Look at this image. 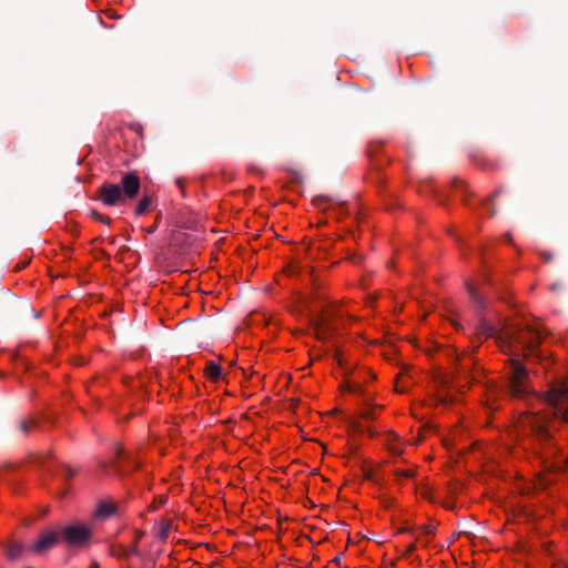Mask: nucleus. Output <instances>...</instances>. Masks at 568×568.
I'll list each match as a JSON object with an SVG mask.
<instances>
[{"label": "nucleus", "mask_w": 568, "mask_h": 568, "mask_svg": "<svg viewBox=\"0 0 568 568\" xmlns=\"http://www.w3.org/2000/svg\"><path fill=\"white\" fill-rule=\"evenodd\" d=\"M140 187V178L134 172H128L122 175L120 184L104 182L98 189V194L104 205L116 206L133 200L139 194Z\"/></svg>", "instance_id": "nucleus-1"}, {"label": "nucleus", "mask_w": 568, "mask_h": 568, "mask_svg": "<svg viewBox=\"0 0 568 568\" xmlns=\"http://www.w3.org/2000/svg\"><path fill=\"white\" fill-rule=\"evenodd\" d=\"M61 540L70 547L82 548L92 537L90 527L82 523L68 525L59 530Z\"/></svg>", "instance_id": "nucleus-2"}, {"label": "nucleus", "mask_w": 568, "mask_h": 568, "mask_svg": "<svg viewBox=\"0 0 568 568\" xmlns=\"http://www.w3.org/2000/svg\"><path fill=\"white\" fill-rule=\"evenodd\" d=\"M546 402L554 408V416L568 423V386L560 384L546 395Z\"/></svg>", "instance_id": "nucleus-3"}, {"label": "nucleus", "mask_w": 568, "mask_h": 568, "mask_svg": "<svg viewBox=\"0 0 568 568\" xmlns=\"http://www.w3.org/2000/svg\"><path fill=\"white\" fill-rule=\"evenodd\" d=\"M508 389L513 397H523L529 393L528 372L518 362H513L508 381Z\"/></svg>", "instance_id": "nucleus-4"}, {"label": "nucleus", "mask_w": 568, "mask_h": 568, "mask_svg": "<svg viewBox=\"0 0 568 568\" xmlns=\"http://www.w3.org/2000/svg\"><path fill=\"white\" fill-rule=\"evenodd\" d=\"M505 334L510 341H514L520 344L523 347L528 348L530 353L534 352L535 347L542 339L541 333L528 325L524 328H510Z\"/></svg>", "instance_id": "nucleus-5"}, {"label": "nucleus", "mask_w": 568, "mask_h": 568, "mask_svg": "<svg viewBox=\"0 0 568 568\" xmlns=\"http://www.w3.org/2000/svg\"><path fill=\"white\" fill-rule=\"evenodd\" d=\"M437 397L438 400L444 404H453L457 400L459 392L456 376L454 374H444L438 379Z\"/></svg>", "instance_id": "nucleus-6"}, {"label": "nucleus", "mask_w": 568, "mask_h": 568, "mask_svg": "<svg viewBox=\"0 0 568 568\" xmlns=\"http://www.w3.org/2000/svg\"><path fill=\"white\" fill-rule=\"evenodd\" d=\"M61 539L59 530H47L30 546V550L38 555H43L50 550Z\"/></svg>", "instance_id": "nucleus-7"}, {"label": "nucleus", "mask_w": 568, "mask_h": 568, "mask_svg": "<svg viewBox=\"0 0 568 568\" xmlns=\"http://www.w3.org/2000/svg\"><path fill=\"white\" fill-rule=\"evenodd\" d=\"M530 432L532 437L542 444H551L552 437L542 420L536 416L530 419Z\"/></svg>", "instance_id": "nucleus-8"}, {"label": "nucleus", "mask_w": 568, "mask_h": 568, "mask_svg": "<svg viewBox=\"0 0 568 568\" xmlns=\"http://www.w3.org/2000/svg\"><path fill=\"white\" fill-rule=\"evenodd\" d=\"M459 491V484L457 479H450L447 481L446 488H445V495H443L442 503L446 509H455L456 508V497Z\"/></svg>", "instance_id": "nucleus-9"}, {"label": "nucleus", "mask_w": 568, "mask_h": 568, "mask_svg": "<svg viewBox=\"0 0 568 568\" xmlns=\"http://www.w3.org/2000/svg\"><path fill=\"white\" fill-rule=\"evenodd\" d=\"M333 317V314L328 311L322 310L320 317L316 320H312V325L315 329V335L318 339L325 338V329L324 326L329 325V321Z\"/></svg>", "instance_id": "nucleus-10"}, {"label": "nucleus", "mask_w": 568, "mask_h": 568, "mask_svg": "<svg viewBox=\"0 0 568 568\" xmlns=\"http://www.w3.org/2000/svg\"><path fill=\"white\" fill-rule=\"evenodd\" d=\"M26 550L27 547L20 541L9 540L8 544L4 545V554L10 561L19 559Z\"/></svg>", "instance_id": "nucleus-11"}, {"label": "nucleus", "mask_w": 568, "mask_h": 568, "mask_svg": "<svg viewBox=\"0 0 568 568\" xmlns=\"http://www.w3.org/2000/svg\"><path fill=\"white\" fill-rule=\"evenodd\" d=\"M464 287L467 288L471 304L474 305L476 312L484 310L486 306V302H485L484 297L481 296V294L477 291V288L470 284L469 285L464 284Z\"/></svg>", "instance_id": "nucleus-12"}, {"label": "nucleus", "mask_w": 568, "mask_h": 568, "mask_svg": "<svg viewBox=\"0 0 568 568\" xmlns=\"http://www.w3.org/2000/svg\"><path fill=\"white\" fill-rule=\"evenodd\" d=\"M205 374L211 381L217 382L222 377V368L217 363L209 362L206 363Z\"/></svg>", "instance_id": "nucleus-13"}, {"label": "nucleus", "mask_w": 568, "mask_h": 568, "mask_svg": "<svg viewBox=\"0 0 568 568\" xmlns=\"http://www.w3.org/2000/svg\"><path fill=\"white\" fill-rule=\"evenodd\" d=\"M115 510V507L112 505V504H108V503H100L98 508H97V516L99 517H103V518H106L109 517L110 515H112Z\"/></svg>", "instance_id": "nucleus-14"}, {"label": "nucleus", "mask_w": 568, "mask_h": 568, "mask_svg": "<svg viewBox=\"0 0 568 568\" xmlns=\"http://www.w3.org/2000/svg\"><path fill=\"white\" fill-rule=\"evenodd\" d=\"M152 203V197L149 196V195H145L136 205L135 207V214L136 215H142L144 214L148 210H149V206L151 205Z\"/></svg>", "instance_id": "nucleus-15"}, {"label": "nucleus", "mask_w": 568, "mask_h": 568, "mask_svg": "<svg viewBox=\"0 0 568 568\" xmlns=\"http://www.w3.org/2000/svg\"><path fill=\"white\" fill-rule=\"evenodd\" d=\"M479 333L484 335H494L496 333L495 326L480 318Z\"/></svg>", "instance_id": "nucleus-16"}, {"label": "nucleus", "mask_w": 568, "mask_h": 568, "mask_svg": "<svg viewBox=\"0 0 568 568\" xmlns=\"http://www.w3.org/2000/svg\"><path fill=\"white\" fill-rule=\"evenodd\" d=\"M37 425L36 420H20L18 423V427L21 432H23L26 435L30 433V429Z\"/></svg>", "instance_id": "nucleus-17"}, {"label": "nucleus", "mask_w": 568, "mask_h": 568, "mask_svg": "<svg viewBox=\"0 0 568 568\" xmlns=\"http://www.w3.org/2000/svg\"><path fill=\"white\" fill-rule=\"evenodd\" d=\"M314 204L318 207V209H325L326 207V204L328 202V200L321 195V196H316L314 200H313Z\"/></svg>", "instance_id": "nucleus-18"}, {"label": "nucleus", "mask_w": 568, "mask_h": 568, "mask_svg": "<svg viewBox=\"0 0 568 568\" xmlns=\"http://www.w3.org/2000/svg\"><path fill=\"white\" fill-rule=\"evenodd\" d=\"M91 215H92V217H93L95 221H99V222H101V223H104V224H108V225L111 223V219H110V217H105V216L101 215L100 213H98V212H95V211H93V212L91 213Z\"/></svg>", "instance_id": "nucleus-19"}, {"label": "nucleus", "mask_w": 568, "mask_h": 568, "mask_svg": "<svg viewBox=\"0 0 568 568\" xmlns=\"http://www.w3.org/2000/svg\"><path fill=\"white\" fill-rule=\"evenodd\" d=\"M61 467L63 468V477L64 479L69 480L74 475V470L69 465L61 464Z\"/></svg>", "instance_id": "nucleus-20"}, {"label": "nucleus", "mask_w": 568, "mask_h": 568, "mask_svg": "<svg viewBox=\"0 0 568 568\" xmlns=\"http://www.w3.org/2000/svg\"><path fill=\"white\" fill-rule=\"evenodd\" d=\"M136 542L131 548H122V555L129 557L130 555H136Z\"/></svg>", "instance_id": "nucleus-21"}, {"label": "nucleus", "mask_w": 568, "mask_h": 568, "mask_svg": "<svg viewBox=\"0 0 568 568\" xmlns=\"http://www.w3.org/2000/svg\"><path fill=\"white\" fill-rule=\"evenodd\" d=\"M424 535H433L435 531V526L432 524H426L420 527Z\"/></svg>", "instance_id": "nucleus-22"}, {"label": "nucleus", "mask_w": 568, "mask_h": 568, "mask_svg": "<svg viewBox=\"0 0 568 568\" xmlns=\"http://www.w3.org/2000/svg\"><path fill=\"white\" fill-rule=\"evenodd\" d=\"M361 416H362V418H364V419H374V418H375V415H374V410H373V408L364 409V410L361 413Z\"/></svg>", "instance_id": "nucleus-23"}, {"label": "nucleus", "mask_w": 568, "mask_h": 568, "mask_svg": "<svg viewBox=\"0 0 568 568\" xmlns=\"http://www.w3.org/2000/svg\"><path fill=\"white\" fill-rule=\"evenodd\" d=\"M346 389L348 392H353V393H361L362 392V387L358 384H348L346 386Z\"/></svg>", "instance_id": "nucleus-24"}, {"label": "nucleus", "mask_w": 568, "mask_h": 568, "mask_svg": "<svg viewBox=\"0 0 568 568\" xmlns=\"http://www.w3.org/2000/svg\"><path fill=\"white\" fill-rule=\"evenodd\" d=\"M363 476L366 480H374L373 470L363 467Z\"/></svg>", "instance_id": "nucleus-25"}, {"label": "nucleus", "mask_w": 568, "mask_h": 568, "mask_svg": "<svg viewBox=\"0 0 568 568\" xmlns=\"http://www.w3.org/2000/svg\"><path fill=\"white\" fill-rule=\"evenodd\" d=\"M169 527H170L169 523L162 525L161 532H160L161 539H165L168 537Z\"/></svg>", "instance_id": "nucleus-26"}, {"label": "nucleus", "mask_w": 568, "mask_h": 568, "mask_svg": "<svg viewBox=\"0 0 568 568\" xmlns=\"http://www.w3.org/2000/svg\"><path fill=\"white\" fill-rule=\"evenodd\" d=\"M50 457V455H39L37 456V463L40 465H45L47 459Z\"/></svg>", "instance_id": "nucleus-27"}, {"label": "nucleus", "mask_w": 568, "mask_h": 568, "mask_svg": "<svg viewBox=\"0 0 568 568\" xmlns=\"http://www.w3.org/2000/svg\"><path fill=\"white\" fill-rule=\"evenodd\" d=\"M474 537L476 534L470 529V526H467V528L464 526V537Z\"/></svg>", "instance_id": "nucleus-28"}, {"label": "nucleus", "mask_w": 568, "mask_h": 568, "mask_svg": "<svg viewBox=\"0 0 568 568\" xmlns=\"http://www.w3.org/2000/svg\"><path fill=\"white\" fill-rule=\"evenodd\" d=\"M541 257L546 261V262H549L552 260L554 255L552 253H549V252H542L541 253Z\"/></svg>", "instance_id": "nucleus-29"}, {"label": "nucleus", "mask_w": 568, "mask_h": 568, "mask_svg": "<svg viewBox=\"0 0 568 568\" xmlns=\"http://www.w3.org/2000/svg\"><path fill=\"white\" fill-rule=\"evenodd\" d=\"M561 287H562V283L557 282V283L551 284L550 290L556 292V291L560 290Z\"/></svg>", "instance_id": "nucleus-30"}, {"label": "nucleus", "mask_w": 568, "mask_h": 568, "mask_svg": "<svg viewBox=\"0 0 568 568\" xmlns=\"http://www.w3.org/2000/svg\"><path fill=\"white\" fill-rule=\"evenodd\" d=\"M342 556H343V552L338 554V555H337V556L332 560V562H334V564L338 565V564L341 562V558H342Z\"/></svg>", "instance_id": "nucleus-31"}, {"label": "nucleus", "mask_w": 568, "mask_h": 568, "mask_svg": "<svg viewBox=\"0 0 568 568\" xmlns=\"http://www.w3.org/2000/svg\"><path fill=\"white\" fill-rule=\"evenodd\" d=\"M416 549V545L414 542H412L408 547H407V554H410L413 551H415Z\"/></svg>", "instance_id": "nucleus-32"}, {"label": "nucleus", "mask_w": 568, "mask_h": 568, "mask_svg": "<svg viewBox=\"0 0 568 568\" xmlns=\"http://www.w3.org/2000/svg\"><path fill=\"white\" fill-rule=\"evenodd\" d=\"M352 427L355 429V430H361V424L358 422H352Z\"/></svg>", "instance_id": "nucleus-33"}, {"label": "nucleus", "mask_w": 568, "mask_h": 568, "mask_svg": "<svg viewBox=\"0 0 568 568\" xmlns=\"http://www.w3.org/2000/svg\"><path fill=\"white\" fill-rule=\"evenodd\" d=\"M443 444H444V446H445L447 449H449V448H450V446H452V442H450V439H447V438H445V439L443 440Z\"/></svg>", "instance_id": "nucleus-34"}, {"label": "nucleus", "mask_w": 568, "mask_h": 568, "mask_svg": "<svg viewBox=\"0 0 568 568\" xmlns=\"http://www.w3.org/2000/svg\"><path fill=\"white\" fill-rule=\"evenodd\" d=\"M115 453H116V458H120L123 454V448L122 447H116L115 448Z\"/></svg>", "instance_id": "nucleus-35"}, {"label": "nucleus", "mask_w": 568, "mask_h": 568, "mask_svg": "<svg viewBox=\"0 0 568 568\" xmlns=\"http://www.w3.org/2000/svg\"><path fill=\"white\" fill-rule=\"evenodd\" d=\"M398 474H400V475H403V476H405V477H410V476L413 475V473H412V471H409V470L398 471Z\"/></svg>", "instance_id": "nucleus-36"}, {"label": "nucleus", "mask_w": 568, "mask_h": 568, "mask_svg": "<svg viewBox=\"0 0 568 568\" xmlns=\"http://www.w3.org/2000/svg\"><path fill=\"white\" fill-rule=\"evenodd\" d=\"M423 496H424V497H426V498H428V499H430V500H433L432 494H430V491H428V490H425V491L423 493Z\"/></svg>", "instance_id": "nucleus-37"}, {"label": "nucleus", "mask_w": 568, "mask_h": 568, "mask_svg": "<svg viewBox=\"0 0 568 568\" xmlns=\"http://www.w3.org/2000/svg\"><path fill=\"white\" fill-rule=\"evenodd\" d=\"M455 353H456V351H455V349H447V351H446V355H447L448 357L453 356Z\"/></svg>", "instance_id": "nucleus-38"}, {"label": "nucleus", "mask_w": 568, "mask_h": 568, "mask_svg": "<svg viewBox=\"0 0 568 568\" xmlns=\"http://www.w3.org/2000/svg\"><path fill=\"white\" fill-rule=\"evenodd\" d=\"M460 535H462V532H459V531H455V532L452 535V539H453V540H455V539H457Z\"/></svg>", "instance_id": "nucleus-39"}, {"label": "nucleus", "mask_w": 568, "mask_h": 568, "mask_svg": "<svg viewBox=\"0 0 568 568\" xmlns=\"http://www.w3.org/2000/svg\"><path fill=\"white\" fill-rule=\"evenodd\" d=\"M156 227H158V226H156V224H155V225H153V226H150V227L146 230V232H148V233H153V232L156 230Z\"/></svg>", "instance_id": "nucleus-40"}, {"label": "nucleus", "mask_w": 568, "mask_h": 568, "mask_svg": "<svg viewBox=\"0 0 568 568\" xmlns=\"http://www.w3.org/2000/svg\"><path fill=\"white\" fill-rule=\"evenodd\" d=\"M408 531H410V529H409V528H407V527H404V528L398 529V532H399V534L408 532Z\"/></svg>", "instance_id": "nucleus-41"}, {"label": "nucleus", "mask_w": 568, "mask_h": 568, "mask_svg": "<svg viewBox=\"0 0 568 568\" xmlns=\"http://www.w3.org/2000/svg\"><path fill=\"white\" fill-rule=\"evenodd\" d=\"M159 503H161V504H165V503H166V498H165V497H161V498L159 499Z\"/></svg>", "instance_id": "nucleus-42"}, {"label": "nucleus", "mask_w": 568, "mask_h": 568, "mask_svg": "<svg viewBox=\"0 0 568 568\" xmlns=\"http://www.w3.org/2000/svg\"><path fill=\"white\" fill-rule=\"evenodd\" d=\"M91 568H99V564L97 561H93Z\"/></svg>", "instance_id": "nucleus-43"}, {"label": "nucleus", "mask_w": 568, "mask_h": 568, "mask_svg": "<svg viewBox=\"0 0 568 568\" xmlns=\"http://www.w3.org/2000/svg\"><path fill=\"white\" fill-rule=\"evenodd\" d=\"M463 378H464V383L468 379L467 375H466V369L464 368V375H463Z\"/></svg>", "instance_id": "nucleus-44"}, {"label": "nucleus", "mask_w": 568, "mask_h": 568, "mask_svg": "<svg viewBox=\"0 0 568 568\" xmlns=\"http://www.w3.org/2000/svg\"><path fill=\"white\" fill-rule=\"evenodd\" d=\"M457 184H458V178H455L454 181H453V185L457 186Z\"/></svg>", "instance_id": "nucleus-45"}, {"label": "nucleus", "mask_w": 568, "mask_h": 568, "mask_svg": "<svg viewBox=\"0 0 568 568\" xmlns=\"http://www.w3.org/2000/svg\"><path fill=\"white\" fill-rule=\"evenodd\" d=\"M100 466H101L102 469H106V464L105 463H101Z\"/></svg>", "instance_id": "nucleus-46"}, {"label": "nucleus", "mask_w": 568, "mask_h": 568, "mask_svg": "<svg viewBox=\"0 0 568 568\" xmlns=\"http://www.w3.org/2000/svg\"><path fill=\"white\" fill-rule=\"evenodd\" d=\"M114 242H115V239H114V237L110 239V243H111V244H114Z\"/></svg>", "instance_id": "nucleus-47"}]
</instances>
